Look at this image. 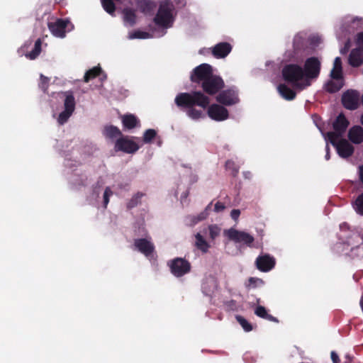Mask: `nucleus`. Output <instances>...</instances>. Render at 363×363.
<instances>
[{
    "instance_id": "obj_33",
    "label": "nucleus",
    "mask_w": 363,
    "mask_h": 363,
    "mask_svg": "<svg viewBox=\"0 0 363 363\" xmlns=\"http://www.w3.org/2000/svg\"><path fill=\"white\" fill-rule=\"evenodd\" d=\"M354 208L357 213L363 215V194L359 195L355 200Z\"/></svg>"
},
{
    "instance_id": "obj_14",
    "label": "nucleus",
    "mask_w": 363,
    "mask_h": 363,
    "mask_svg": "<svg viewBox=\"0 0 363 363\" xmlns=\"http://www.w3.org/2000/svg\"><path fill=\"white\" fill-rule=\"evenodd\" d=\"M135 247L149 259L154 257L155 247L150 238L136 239L134 242Z\"/></svg>"
},
{
    "instance_id": "obj_20",
    "label": "nucleus",
    "mask_w": 363,
    "mask_h": 363,
    "mask_svg": "<svg viewBox=\"0 0 363 363\" xmlns=\"http://www.w3.org/2000/svg\"><path fill=\"white\" fill-rule=\"evenodd\" d=\"M256 264L257 268L262 272L271 270L275 264L274 259L268 255H261L257 258Z\"/></svg>"
},
{
    "instance_id": "obj_9",
    "label": "nucleus",
    "mask_w": 363,
    "mask_h": 363,
    "mask_svg": "<svg viewBox=\"0 0 363 363\" xmlns=\"http://www.w3.org/2000/svg\"><path fill=\"white\" fill-rule=\"evenodd\" d=\"M329 142L335 147L337 154L342 158H347L354 152V147L346 139H335L332 137Z\"/></svg>"
},
{
    "instance_id": "obj_27",
    "label": "nucleus",
    "mask_w": 363,
    "mask_h": 363,
    "mask_svg": "<svg viewBox=\"0 0 363 363\" xmlns=\"http://www.w3.org/2000/svg\"><path fill=\"white\" fill-rule=\"evenodd\" d=\"M104 135L106 137L109 138H116L118 137H121V133L120 130L113 125L106 126L104 129Z\"/></svg>"
},
{
    "instance_id": "obj_48",
    "label": "nucleus",
    "mask_w": 363,
    "mask_h": 363,
    "mask_svg": "<svg viewBox=\"0 0 363 363\" xmlns=\"http://www.w3.org/2000/svg\"><path fill=\"white\" fill-rule=\"evenodd\" d=\"M325 159L328 160L330 159V152H329V147L327 145H326V155H325Z\"/></svg>"
},
{
    "instance_id": "obj_8",
    "label": "nucleus",
    "mask_w": 363,
    "mask_h": 363,
    "mask_svg": "<svg viewBox=\"0 0 363 363\" xmlns=\"http://www.w3.org/2000/svg\"><path fill=\"white\" fill-rule=\"evenodd\" d=\"M320 70V62L317 58L310 57L306 61L303 71L305 78H306L307 82L309 83V86L312 80L318 77Z\"/></svg>"
},
{
    "instance_id": "obj_37",
    "label": "nucleus",
    "mask_w": 363,
    "mask_h": 363,
    "mask_svg": "<svg viewBox=\"0 0 363 363\" xmlns=\"http://www.w3.org/2000/svg\"><path fill=\"white\" fill-rule=\"evenodd\" d=\"M113 194L112 191L109 187H107L104 193V204L106 207L109 202V197Z\"/></svg>"
},
{
    "instance_id": "obj_28",
    "label": "nucleus",
    "mask_w": 363,
    "mask_h": 363,
    "mask_svg": "<svg viewBox=\"0 0 363 363\" xmlns=\"http://www.w3.org/2000/svg\"><path fill=\"white\" fill-rule=\"evenodd\" d=\"M40 51H41V41L40 39H38L36 40V42L35 43L33 50L30 52L26 54V56L28 58H29L30 60H34L39 55V54L40 53Z\"/></svg>"
},
{
    "instance_id": "obj_30",
    "label": "nucleus",
    "mask_w": 363,
    "mask_h": 363,
    "mask_svg": "<svg viewBox=\"0 0 363 363\" xmlns=\"http://www.w3.org/2000/svg\"><path fill=\"white\" fill-rule=\"evenodd\" d=\"M211 203H210L205 208V210L199 214L197 216L193 218V224H196L199 221L206 219L208 216V211L211 209Z\"/></svg>"
},
{
    "instance_id": "obj_40",
    "label": "nucleus",
    "mask_w": 363,
    "mask_h": 363,
    "mask_svg": "<svg viewBox=\"0 0 363 363\" xmlns=\"http://www.w3.org/2000/svg\"><path fill=\"white\" fill-rule=\"evenodd\" d=\"M141 196H142V194L136 195L134 198H133V199L128 203V206L130 208H132V207L135 206V205H137L138 201L140 199Z\"/></svg>"
},
{
    "instance_id": "obj_42",
    "label": "nucleus",
    "mask_w": 363,
    "mask_h": 363,
    "mask_svg": "<svg viewBox=\"0 0 363 363\" xmlns=\"http://www.w3.org/2000/svg\"><path fill=\"white\" fill-rule=\"evenodd\" d=\"M40 79H41V82H40V87L41 89L45 91L46 89H47V86H46V84L48 81V78L46 77H44L43 75H41L40 77Z\"/></svg>"
},
{
    "instance_id": "obj_44",
    "label": "nucleus",
    "mask_w": 363,
    "mask_h": 363,
    "mask_svg": "<svg viewBox=\"0 0 363 363\" xmlns=\"http://www.w3.org/2000/svg\"><path fill=\"white\" fill-rule=\"evenodd\" d=\"M350 47V41L348 40L345 43V48L340 50V52L342 54L346 53L347 52V50H349Z\"/></svg>"
},
{
    "instance_id": "obj_10",
    "label": "nucleus",
    "mask_w": 363,
    "mask_h": 363,
    "mask_svg": "<svg viewBox=\"0 0 363 363\" xmlns=\"http://www.w3.org/2000/svg\"><path fill=\"white\" fill-rule=\"evenodd\" d=\"M225 236L228 239L239 243H243L248 246L254 241V238L249 233L244 231H239L235 228H230L223 232Z\"/></svg>"
},
{
    "instance_id": "obj_46",
    "label": "nucleus",
    "mask_w": 363,
    "mask_h": 363,
    "mask_svg": "<svg viewBox=\"0 0 363 363\" xmlns=\"http://www.w3.org/2000/svg\"><path fill=\"white\" fill-rule=\"evenodd\" d=\"M225 165L228 169H230L233 167L234 163L232 161H228Z\"/></svg>"
},
{
    "instance_id": "obj_13",
    "label": "nucleus",
    "mask_w": 363,
    "mask_h": 363,
    "mask_svg": "<svg viewBox=\"0 0 363 363\" xmlns=\"http://www.w3.org/2000/svg\"><path fill=\"white\" fill-rule=\"evenodd\" d=\"M213 75L211 67L208 64H202L194 69V73L191 75L193 82L202 83L207 81Z\"/></svg>"
},
{
    "instance_id": "obj_49",
    "label": "nucleus",
    "mask_w": 363,
    "mask_h": 363,
    "mask_svg": "<svg viewBox=\"0 0 363 363\" xmlns=\"http://www.w3.org/2000/svg\"><path fill=\"white\" fill-rule=\"evenodd\" d=\"M244 176L247 179H250L252 177V174L250 172H244Z\"/></svg>"
},
{
    "instance_id": "obj_2",
    "label": "nucleus",
    "mask_w": 363,
    "mask_h": 363,
    "mask_svg": "<svg viewBox=\"0 0 363 363\" xmlns=\"http://www.w3.org/2000/svg\"><path fill=\"white\" fill-rule=\"evenodd\" d=\"M175 103L179 107L185 108L187 116L193 120H198L205 116L203 112L194 108L197 105L206 108L210 103L209 98L201 91L182 93L175 98Z\"/></svg>"
},
{
    "instance_id": "obj_4",
    "label": "nucleus",
    "mask_w": 363,
    "mask_h": 363,
    "mask_svg": "<svg viewBox=\"0 0 363 363\" xmlns=\"http://www.w3.org/2000/svg\"><path fill=\"white\" fill-rule=\"evenodd\" d=\"M282 75L284 80L291 83L296 89L303 90L309 86L303 69L297 65H286L282 69Z\"/></svg>"
},
{
    "instance_id": "obj_24",
    "label": "nucleus",
    "mask_w": 363,
    "mask_h": 363,
    "mask_svg": "<svg viewBox=\"0 0 363 363\" xmlns=\"http://www.w3.org/2000/svg\"><path fill=\"white\" fill-rule=\"evenodd\" d=\"M277 89L279 94L286 100H292L296 96V93L285 84H280Z\"/></svg>"
},
{
    "instance_id": "obj_32",
    "label": "nucleus",
    "mask_w": 363,
    "mask_h": 363,
    "mask_svg": "<svg viewBox=\"0 0 363 363\" xmlns=\"http://www.w3.org/2000/svg\"><path fill=\"white\" fill-rule=\"evenodd\" d=\"M101 72L100 67H95L89 71H87L84 75V81L86 82H89V80L91 78H94L99 74Z\"/></svg>"
},
{
    "instance_id": "obj_15",
    "label": "nucleus",
    "mask_w": 363,
    "mask_h": 363,
    "mask_svg": "<svg viewBox=\"0 0 363 363\" xmlns=\"http://www.w3.org/2000/svg\"><path fill=\"white\" fill-rule=\"evenodd\" d=\"M69 21L57 20L53 23H50L48 27L53 35L57 38H64L65 33L72 29V26L69 28Z\"/></svg>"
},
{
    "instance_id": "obj_1",
    "label": "nucleus",
    "mask_w": 363,
    "mask_h": 363,
    "mask_svg": "<svg viewBox=\"0 0 363 363\" xmlns=\"http://www.w3.org/2000/svg\"><path fill=\"white\" fill-rule=\"evenodd\" d=\"M173 4L168 1H163L160 5L159 10L156 16L155 17V23L158 27L157 30H155L152 35L149 33L136 30L129 34L130 39L140 38L146 39L151 37H161L165 34V30L172 27L174 17H173Z\"/></svg>"
},
{
    "instance_id": "obj_17",
    "label": "nucleus",
    "mask_w": 363,
    "mask_h": 363,
    "mask_svg": "<svg viewBox=\"0 0 363 363\" xmlns=\"http://www.w3.org/2000/svg\"><path fill=\"white\" fill-rule=\"evenodd\" d=\"M207 113L211 119L216 121H222L228 118V110L218 104L211 105L208 108Z\"/></svg>"
},
{
    "instance_id": "obj_47",
    "label": "nucleus",
    "mask_w": 363,
    "mask_h": 363,
    "mask_svg": "<svg viewBox=\"0 0 363 363\" xmlns=\"http://www.w3.org/2000/svg\"><path fill=\"white\" fill-rule=\"evenodd\" d=\"M359 177L363 183V165L359 167Z\"/></svg>"
},
{
    "instance_id": "obj_22",
    "label": "nucleus",
    "mask_w": 363,
    "mask_h": 363,
    "mask_svg": "<svg viewBox=\"0 0 363 363\" xmlns=\"http://www.w3.org/2000/svg\"><path fill=\"white\" fill-rule=\"evenodd\" d=\"M231 49L229 43H220L213 48L212 53L217 58H224L230 52Z\"/></svg>"
},
{
    "instance_id": "obj_3",
    "label": "nucleus",
    "mask_w": 363,
    "mask_h": 363,
    "mask_svg": "<svg viewBox=\"0 0 363 363\" xmlns=\"http://www.w3.org/2000/svg\"><path fill=\"white\" fill-rule=\"evenodd\" d=\"M220 228L215 224L203 228L195 235L196 247L202 252L206 253L211 247V242L220 235Z\"/></svg>"
},
{
    "instance_id": "obj_43",
    "label": "nucleus",
    "mask_w": 363,
    "mask_h": 363,
    "mask_svg": "<svg viewBox=\"0 0 363 363\" xmlns=\"http://www.w3.org/2000/svg\"><path fill=\"white\" fill-rule=\"evenodd\" d=\"M330 356H331V359H332V361L333 363H339V362H340L339 357L336 352H335L333 351L331 352Z\"/></svg>"
},
{
    "instance_id": "obj_38",
    "label": "nucleus",
    "mask_w": 363,
    "mask_h": 363,
    "mask_svg": "<svg viewBox=\"0 0 363 363\" xmlns=\"http://www.w3.org/2000/svg\"><path fill=\"white\" fill-rule=\"evenodd\" d=\"M357 48L363 50V32L359 33L357 35Z\"/></svg>"
},
{
    "instance_id": "obj_26",
    "label": "nucleus",
    "mask_w": 363,
    "mask_h": 363,
    "mask_svg": "<svg viewBox=\"0 0 363 363\" xmlns=\"http://www.w3.org/2000/svg\"><path fill=\"white\" fill-rule=\"evenodd\" d=\"M135 12L130 9H126L123 11V20L126 25L133 26L135 23Z\"/></svg>"
},
{
    "instance_id": "obj_25",
    "label": "nucleus",
    "mask_w": 363,
    "mask_h": 363,
    "mask_svg": "<svg viewBox=\"0 0 363 363\" xmlns=\"http://www.w3.org/2000/svg\"><path fill=\"white\" fill-rule=\"evenodd\" d=\"M122 121L123 125L128 129L135 128L139 123V121L137 119V118L132 114L123 116L122 118Z\"/></svg>"
},
{
    "instance_id": "obj_12",
    "label": "nucleus",
    "mask_w": 363,
    "mask_h": 363,
    "mask_svg": "<svg viewBox=\"0 0 363 363\" xmlns=\"http://www.w3.org/2000/svg\"><path fill=\"white\" fill-rule=\"evenodd\" d=\"M171 272L177 277H182L190 271L189 262L182 258H176L169 263Z\"/></svg>"
},
{
    "instance_id": "obj_6",
    "label": "nucleus",
    "mask_w": 363,
    "mask_h": 363,
    "mask_svg": "<svg viewBox=\"0 0 363 363\" xmlns=\"http://www.w3.org/2000/svg\"><path fill=\"white\" fill-rule=\"evenodd\" d=\"M349 125V121L343 114H340L335 121L333 123V131H330L324 135L326 140H331L332 136L335 139L342 138L347 128Z\"/></svg>"
},
{
    "instance_id": "obj_29",
    "label": "nucleus",
    "mask_w": 363,
    "mask_h": 363,
    "mask_svg": "<svg viewBox=\"0 0 363 363\" xmlns=\"http://www.w3.org/2000/svg\"><path fill=\"white\" fill-rule=\"evenodd\" d=\"M255 313L259 317L265 318L267 320L276 321V319L271 315L268 314L267 310L263 306H257L255 311Z\"/></svg>"
},
{
    "instance_id": "obj_34",
    "label": "nucleus",
    "mask_w": 363,
    "mask_h": 363,
    "mask_svg": "<svg viewBox=\"0 0 363 363\" xmlns=\"http://www.w3.org/2000/svg\"><path fill=\"white\" fill-rule=\"evenodd\" d=\"M156 131L153 129L147 130L143 135V141L145 143H149L155 137Z\"/></svg>"
},
{
    "instance_id": "obj_53",
    "label": "nucleus",
    "mask_w": 363,
    "mask_h": 363,
    "mask_svg": "<svg viewBox=\"0 0 363 363\" xmlns=\"http://www.w3.org/2000/svg\"><path fill=\"white\" fill-rule=\"evenodd\" d=\"M342 31L345 29V27H342Z\"/></svg>"
},
{
    "instance_id": "obj_36",
    "label": "nucleus",
    "mask_w": 363,
    "mask_h": 363,
    "mask_svg": "<svg viewBox=\"0 0 363 363\" xmlns=\"http://www.w3.org/2000/svg\"><path fill=\"white\" fill-rule=\"evenodd\" d=\"M155 6V5L154 3L150 1H145L141 5V8L144 12H148L151 11Z\"/></svg>"
},
{
    "instance_id": "obj_39",
    "label": "nucleus",
    "mask_w": 363,
    "mask_h": 363,
    "mask_svg": "<svg viewBox=\"0 0 363 363\" xmlns=\"http://www.w3.org/2000/svg\"><path fill=\"white\" fill-rule=\"evenodd\" d=\"M225 208V205L220 202H217L214 206V211L216 213H220V212L223 211Z\"/></svg>"
},
{
    "instance_id": "obj_51",
    "label": "nucleus",
    "mask_w": 363,
    "mask_h": 363,
    "mask_svg": "<svg viewBox=\"0 0 363 363\" xmlns=\"http://www.w3.org/2000/svg\"><path fill=\"white\" fill-rule=\"evenodd\" d=\"M238 172V169H233V174L235 175Z\"/></svg>"
},
{
    "instance_id": "obj_52",
    "label": "nucleus",
    "mask_w": 363,
    "mask_h": 363,
    "mask_svg": "<svg viewBox=\"0 0 363 363\" xmlns=\"http://www.w3.org/2000/svg\"><path fill=\"white\" fill-rule=\"evenodd\" d=\"M362 103L363 104V94H362Z\"/></svg>"
},
{
    "instance_id": "obj_5",
    "label": "nucleus",
    "mask_w": 363,
    "mask_h": 363,
    "mask_svg": "<svg viewBox=\"0 0 363 363\" xmlns=\"http://www.w3.org/2000/svg\"><path fill=\"white\" fill-rule=\"evenodd\" d=\"M343 86L342 67L341 59L337 57L330 71V79L325 84V89L330 93L339 91Z\"/></svg>"
},
{
    "instance_id": "obj_45",
    "label": "nucleus",
    "mask_w": 363,
    "mask_h": 363,
    "mask_svg": "<svg viewBox=\"0 0 363 363\" xmlns=\"http://www.w3.org/2000/svg\"><path fill=\"white\" fill-rule=\"evenodd\" d=\"M249 281H250V284H257V283H258V282H259V283H261V282H262V280H261V279H257V278H253V277H252V278H250V279H249Z\"/></svg>"
},
{
    "instance_id": "obj_41",
    "label": "nucleus",
    "mask_w": 363,
    "mask_h": 363,
    "mask_svg": "<svg viewBox=\"0 0 363 363\" xmlns=\"http://www.w3.org/2000/svg\"><path fill=\"white\" fill-rule=\"evenodd\" d=\"M240 215V211L239 209H233L230 213L231 218L237 220Z\"/></svg>"
},
{
    "instance_id": "obj_23",
    "label": "nucleus",
    "mask_w": 363,
    "mask_h": 363,
    "mask_svg": "<svg viewBox=\"0 0 363 363\" xmlns=\"http://www.w3.org/2000/svg\"><path fill=\"white\" fill-rule=\"evenodd\" d=\"M363 62V50L359 48L354 49L349 57V63L352 67H359Z\"/></svg>"
},
{
    "instance_id": "obj_11",
    "label": "nucleus",
    "mask_w": 363,
    "mask_h": 363,
    "mask_svg": "<svg viewBox=\"0 0 363 363\" xmlns=\"http://www.w3.org/2000/svg\"><path fill=\"white\" fill-rule=\"evenodd\" d=\"M139 148L140 145L127 136L120 137L116 140L115 144L116 151H123L129 154L135 152Z\"/></svg>"
},
{
    "instance_id": "obj_19",
    "label": "nucleus",
    "mask_w": 363,
    "mask_h": 363,
    "mask_svg": "<svg viewBox=\"0 0 363 363\" xmlns=\"http://www.w3.org/2000/svg\"><path fill=\"white\" fill-rule=\"evenodd\" d=\"M217 101L226 106H230L238 101L237 91L228 89L220 92L216 97Z\"/></svg>"
},
{
    "instance_id": "obj_35",
    "label": "nucleus",
    "mask_w": 363,
    "mask_h": 363,
    "mask_svg": "<svg viewBox=\"0 0 363 363\" xmlns=\"http://www.w3.org/2000/svg\"><path fill=\"white\" fill-rule=\"evenodd\" d=\"M236 319L245 331L249 332L252 330V328L251 325L244 318L238 315L236 317Z\"/></svg>"
},
{
    "instance_id": "obj_16",
    "label": "nucleus",
    "mask_w": 363,
    "mask_h": 363,
    "mask_svg": "<svg viewBox=\"0 0 363 363\" xmlns=\"http://www.w3.org/2000/svg\"><path fill=\"white\" fill-rule=\"evenodd\" d=\"M224 82L222 79L217 76H212L207 81L202 83L203 90L209 94H215L223 87Z\"/></svg>"
},
{
    "instance_id": "obj_50",
    "label": "nucleus",
    "mask_w": 363,
    "mask_h": 363,
    "mask_svg": "<svg viewBox=\"0 0 363 363\" xmlns=\"http://www.w3.org/2000/svg\"><path fill=\"white\" fill-rule=\"evenodd\" d=\"M360 122L363 125V113L362 114V116L360 117Z\"/></svg>"
},
{
    "instance_id": "obj_7",
    "label": "nucleus",
    "mask_w": 363,
    "mask_h": 363,
    "mask_svg": "<svg viewBox=\"0 0 363 363\" xmlns=\"http://www.w3.org/2000/svg\"><path fill=\"white\" fill-rule=\"evenodd\" d=\"M64 101L65 110L59 114L57 122L60 125L65 123L75 109V99L72 93L65 92Z\"/></svg>"
},
{
    "instance_id": "obj_21",
    "label": "nucleus",
    "mask_w": 363,
    "mask_h": 363,
    "mask_svg": "<svg viewBox=\"0 0 363 363\" xmlns=\"http://www.w3.org/2000/svg\"><path fill=\"white\" fill-rule=\"evenodd\" d=\"M347 137L354 144L363 143V128L360 125H354L348 130Z\"/></svg>"
},
{
    "instance_id": "obj_18",
    "label": "nucleus",
    "mask_w": 363,
    "mask_h": 363,
    "mask_svg": "<svg viewBox=\"0 0 363 363\" xmlns=\"http://www.w3.org/2000/svg\"><path fill=\"white\" fill-rule=\"evenodd\" d=\"M359 95L357 91H346L342 98L344 106L350 110L356 109L358 106Z\"/></svg>"
},
{
    "instance_id": "obj_31",
    "label": "nucleus",
    "mask_w": 363,
    "mask_h": 363,
    "mask_svg": "<svg viewBox=\"0 0 363 363\" xmlns=\"http://www.w3.org/2000/svg\"><path fill=\"white\" fill-rule=\"evenodd\" d=\"M104 10L111 15L115 11V5L112 0H101Z\"/></svg>"
}]
</instances>
